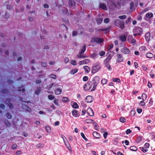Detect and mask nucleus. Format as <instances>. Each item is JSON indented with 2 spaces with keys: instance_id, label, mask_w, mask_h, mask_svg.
Masks as SVG:
<instances>
[{
  "instance_id": "1",
  "label": "nucleus",
  "mask_w": 155,
  "mask_h": 155,
  "mask_svg": "<svg viewBox=\"0 0 155 155\" xmlns=\"http://www.w3.org/2000/svg\"><path fill=\"white\" fill-rule=\"evenodd\" d=\"M100 78L98 76H95L93 78L92 82L93 83V87L91 91H93L95 89L96 86L98 84Z\"/></svg>"
},
{
  "instance_id": "2",
  "label": "nucleus",
  "mask_w": 155,
  "mask_h": 155,
  "mask_svg": "<svg viewBox=\"0 0 155 155\" xmlns=\"http://www.w3.org/2000/svg\"><path fill=\"white\" fill-rule=\"evenodd\" d=\"M101 66L99 64L96 63L94 64L92 67L91 72L94 74L97 72L101 68Z\"/></svg>"
},
{
  "instance_id": "3",
  "label": "nucleus",
  "mask_w": 155,
  "mask_h": 155,
  "mask_svg": "<svg viewBox=\"0 0 155 155\" xmlns=\"http://www.w3.org/2000/svg\"><path fill=\"white\" fill-rule=\"evenodd\" d=\"M93 83L91 81L87 82L84 86V88L85 91H88L93 87Z\"/></svg>"
},
{
  "instance_id": "4",
  "label": "nucleus",
  "mask_w": 155,
  "mask_h": 155,
  "mask_svg": "<svg viewBox=\"0 0 155 155\" xmlns=\"http://www.w3.org/2000/svg\"><path fill=\"white\" fill-rule=\"evenodd\" d=\"M104 40L102 38H94L91 40V42H96L97 43H101L104 41Z\"/></svg>"
},
{
  "instance_id": "5",
  "label": "nucleus",
  "mask_w": 155,
  "mask_h": 155,
  "mask_svg": "<svg viewBox=\"0 0 155 155\" xmlns=\"http://www.w3.org/2000/svg\"><path fill=\"white\" fill-rule=\"evenodd\" d=\"M117 61L118 62H120L123 61V58L121 54H117Z\"/></svg>"
},
{
  "instance_id": "6",
  "label": "nucleus",
  "mask_w": 155,
  "mask_h": 155,
  "mask_svg": "<svg viewBox=\"0 0 155 155\" xmlns=\"http://www.w3.org/2000/svg\"><path fill=\"white\" fill-rule=\"evenodd\" d=\"M137 33V34L140 35L142 31V29L140 27H136L134 30Z\"/></svg>"
},
{
  "instance_id": "7",
  "label": "nucleus",
  "mask_w": 155,
  "mask_h": 155,
  "mask_svg": "<svg viewBox=\"0 0 155 155\" xmlns=\"http://www.w3.org/2000/svg\"><path fill=\"white\" fill-rule=\"evenodd\" d=\"M90 61L89 59H85L84 60L82 61H80L79 62V65H82L84 64H87Z\"/></svg>"
},
{
  "instance_id": "8",
  "label": "nucleus",
  "mask_w": 155,
  "mask_h": 155,
  "mask_svg": "<svg viewBox=\"0 0 155 155\" xmlns=\"http://www.w3.org/2000/svg\"><path fill=\"white\" fill-rule=\"evenodd\" d=\"M121 51L124 54H128L130 53V51L127 47H124L121 49Z\"/></svg>"
},
{
  "instance_id": "9",
  "label": "nucleus",
  "mask_w": 155,
  "mask_h": 155,
  "mask_svg": "<svg viewBox=\"0 0 155 155\" xmlns=\"http://www.w3.org/2000/svg\"><path fill=\"white\" fill-rule=\"evenodd\" d=\"M93 98L91 96H87L86 98V101L87 103H91L93 101Z\"/></svg>"
},
{
  "instance_id": "10",
  "label": "nucleus",
  "mask_w": 155,
  "mask_h": 155,
  "mask_svg": "<svg viewBox=\"0 0 155 155\" xmlns=\"http://www.w3.org/2000/svg\"><path fill=\"white\" fill-rule=\"evenodd\" d=\"M72 115L74 117H77L79 116V114H78V111L76 110H73L71 111Z\"/></svg>"
},
{
  "instance_id": "11",
  "label": "nucleus",
  "mask_w": 155,
  "mask_h": 155,
  "mask_svg": "<svg viewBox=\"0 0 155 155\" xmlns=\"http://www.w3.org/2000/svg\"><path fill=\"white\" fill-rule=\"evenodd\" d=\"M127 40L129 42H130L132 43H134L136 41L135 39L131 36H128Z\"/></svg>"
},
{
  "instance_id": "12",
  "label": "nucleus",
  "mask_w": 155,
  "mask_h": 155,
  "mask_svg": "<svg viewBox=\"0 0 155 155\" xmlns=\"http://www.w3.org/2000/svg\"><path fill=\"white\" fill-rule=\"evenodd\" d=\"M62 89L61 88H58L56 89L54 91V93L56 95H59L62 92Z\"/></svg>"
},
{
  "instance_id": "13",
  "label": "nucleus",
  "mask_w": 155,
  "mask_h": 155,
  "mask_svg": "<svg viewBox=\"0 0 155 155\" xmlns=\"http://www.w3.org/2000/svg\"><path fill=\"white\" fill-rule=\"evenodd\" d=\"M87 113L90 116H93L94 115L93 111L91 108H89L87 109Z\"/></svg>"
},
{
  "instance_id": "14",
  "label": "nucleus",
  "mask_w": 155,
  "mask_h": 155,
  "mask_svg": "<svg viewBox=\"0 0 155 155\" xmlns=\"http://www.w3.org/2000/svg\"><path fill=\"white\" fill-rule=\"evenodd\" d=\"M109 61L105 60L104 64L106 67H107L109 70H111V68L110 65L109 64Z\"/></svg>"
},
{
  "instance_id": "15",
  "label": "nucleus",
  "mask_w": 155,
  "mask_h": 155,
  "mask_svg": "<svg viewBox=\"0 0 155 155\" xmlns=\"http://www.w3.org/2000/svg\"><path fill=\"white\" fill-rule=\"evenodd\" d=\"M22 107L24 110L29 112H30L31 111V109L29 107L25 104L23 105Z\"/></svg>"
},
{
  "instance_id": "16",
  "label": "nucleus",
  "mask_w": 155,
  "mask_h": 155,
  "mask_svg": "<svg viewBox=\"0 0 155 155\" xmlns=\"http://www.w3.org/2000/svg\"><path fill=\"white\" fill-rule=\"evenodd\" d=\"M93 136L96 138H99L100 137V134L97 132L94 131L93 132Z\"/></svg>"
},
{
  "instance_id": "17",
  "label": "nucleus",
  "mask_w": 155,
  "mask_h": 155,
  "mask_svg": "<svg viewBox=\"0 0 155 155\" xmlns=\"http://www.w3.org/2000/svg\"><path fill=\"white\" fill-rule=\"evenodd\" d=\"M145 37L147 41H149L150 38V34L149 32L147 33L145 35Z\"/></svg>"
},
{
  "instance_id": "18",
  "label": "nucleus",
  "mask_w": 155,
  "mask_h": 155,
  "mask_svg": "<svg viewBox=\"0 0 155 155\" xmlns=\"http://www.w3.org/2000/svg\"><path fill=\"white\" fill-rule=\"evenodd\" d=\"M75 2L73 0H69V5L70 7H72L75 5Z\"/></svg>"
},
{
  "instance_id": "19",
  "label": "nucleus",
  "mask_w": 155,
  "mask_h": 155,
  "mask_svg": "<svg viewBox=\"0 0 155 155\" xmlns=\"http://www.w3.org/2000/svg\"><path fill=\"white\" fill-rule=\"evenodd\" d=\"M126 36L125 35H121L120 36V40L122 41H124L126 40Z\"/></svg>"
},
{
  "instance_id": "20",
  "label": "nucleus",
  "mask_w": 155,
  "mask_h": 155,
  "mask_svg": "<svg viewBox=\"0 0 155 155\" xmlns=\"http://www.w3.org/2000/svg\"><path fill=\"white\" fill-rule=\"evenodd\" d=\"M78 71V69L77 68H75L74 69H73L71 70L70 72V73L71 74L73 75L77 72Z\"/></svg>"
},
{
  "instance_id": "21",
  "label": "nucleus",
  "mask_w": 155,
  "mask_h": 155,
  "mask_svg": "<svg viewBox=\"0 0 155 155\" xmlns=\"http://www.w3.org/2000/svg\"><path fill=\"white\" fill-rule=\"evenodd\" d=\"M124 21H121L120 22V23L119 24V25H120V28H121L122 29H124Z\"/></svg>"
},
{
  "instance_id": "22",
  "label": "nucleus",
  "mask_w": 155,
  "mask_h": 155,
  "mask_svg": "<svg viewBox=\"0 0 155 155\" xmlns=\"http://www.w3.org/2000/svg\"><path fill=\"white\" fill-rule=\"evenodd\" d=\"M112 53V52H110L108 53L107 54L108 57L105 60L109 61L111 58V56L110 55H111V54Z\"/></svg>"
},
{
  "instance_id": "23",
  "label": "nucleus",
  "mask_w": 155,
  "mask_h": 155,
  "mask_svg": "<svg viewBox=\"0 0 155 155\" xmlns=\"http://www.w3.org/2000/svg\"><path fill=\"white\" fill-rule=\"evenodd\" d=\"M86 50V46L84 45L81 48L80 51L79 52L80 54H83L85 52Z\"/></svg>"
},
{
  "instance_id": "24",
  "label": "nucleus",
  "mask_w": 155,
  "mask_h": 155,
  "mask_svg": "<svg viewBox=\"0 0 155 155\" xmlns=\"http://www.w3.org/2000/svg\"><path fill=\"white\" fill-rule=\"evenodd\" d=\"M99 7L100 8L104 10H106L107 9L105 5L103 3L100 4Z\"/></svg>"
},
{
  "instance_id": "25",
  "label": "nucleus",
  "mask_w": 155,
  "mask_h": 155,
  "mask_svg": "<svg viewBox=\"0 0 155 155\" xmlns=\"http://www.w3.org/2000/svg\"><path fill=\"white\" fill-rule=\"evenodd\" d=\"M84 68L86 72L88 73L90 70V68L88 66H85L84 67Z\"/></svg>"
},
{
  "instance_id": "26",
  "label": "nucleus",
  "mask_w": 155,
  "mask_h": 155,
  "mask_svg": "<svg viewBox=\"0 0 155 155\" xmlns=\"http://www.w3.org/2000/svg\"><path fill=\"white\" fill-rule=\"evenodd\" d=\"M41 90V87H39L37 88V90L35 91V94L37 95L39 94Z\"/></svg>"
},
{
  "instance_id": "27",
  "label": "nucleus",
  "mask_w": 155,
  "mask_h": 155,
  "mask_svg": "<svg viewBox=\"0 0 155 155\" xmlns=\"http://www.w3.org/2000/svg\"><path fill=\"white\" fill-rule=\"evenodd\" d=\"M153 14L152 13H148L146 14V17L148 18H150L153 17Z\"/></svg>"
},
{
  "instance_id": "28",
  "label": "nucleus",
  "mask_w": 155,
  "mask_h": 155,
  "mask_svg": "<svg viewBox=\"0 0 155 155\" xmlns=\"http://www.w3.org/2000/svg\"><path fill=\"white\" fill-rule=\"evenodd\" d=\"M82 54H80V53H79V54H78L77 55V57L79 58H86L87 57L86 56L82 55Z\"/></svg>"
},
{
  "instance_id": "29",
  "label": "nucleus",
  "mask_w": 155,
  "mask_h": 155,
  "mask_svg": "<svg viewBox=\"0 0 155 155\" xmlns=\"http://www.w3.org/2000/svg\"><path fill=\"white\" fill-rule=\"evenodd\" d=\"M65 145H66L67 147L68 148V150L70 151H71V149L69 143L68 142H67V143L65 142Z\"/></svg>"
},
{
  "instance_id": "30",
  "label": "nucleus",
  "mask_w": 155,
  "mask_h": 155,
  "mask_svg": "<svg viewBox=\"0 0 155 155\" xmlns=\"http://www.w3.org/2000/svg\"><path fill=\"white\" fill-rule=\"evenodd\" d=\"M62 101L63 102H67L69 101L68 98L66 97H63L62 98Z\"/></svg>"
},
{
  "instance_id": "31",
  "label": "nucleus",
  "mask_w": 155,
  "mask_h": 155,
  "mask_svg": "<svg viewBox=\"0 0 155 155\" xmlns=\"http://www.w3.org/2000/svg\"><path fill=\"white\" fill-rule=\"evenodd\" d=\"M45 130L48 133H50L51 132V129L49 127L46 126L45 127Z\"/></svg>"
},
{
  "instance_id": "32",
  "label": "nucleus",
  "mask_w": 155,
  "mask_h": 155,
  "mask_svg": "<svg viewBox=\"0 0 155 155\" xmlns=\"http://www.w3.org/2000/svg\"><path fill=\"white\" fill-rule=\"evenodd\" d=\"M120 20H117L116 21H115L114 22V25H116V26H118L119 25L120 23Z\"/></svg>"
},
{
  "instance_id": "33",
  "label": "nucleus",
  "mask_w": 155,
  "mask_h": 155,
  "mask_svg": "<svg viewBox=\"0 0 155 155\" xmlns=\"http://www.w3.org/2000/svg\"><path fill=\"white\" fill-rule=\"evenodd\" d=\"M147 57L149 58H152L153 57V55L151 53H148L146 54Z\"/></svg>"
},
{
  "instance_id": "34",
  "label": "nucleus",
  "mask_w": 155,
  "mask_h": 155,
  "mask_svg": "<svg viewBox=\"0 0 155 155\" xmlns=\"http://www.w3.org/2000/svg\"><path fill=\"white\" fill-rule=\"evenodd\" d=\"M6 117L8 119H11L12 118V115L10 113L7 112L6 114Z\"/></svg>"
},
{
  "instance_id": "35",
  "label": "nucleus",
  "mask_w": 155,
  "mask_h": 155,
  "mask_svg": "<svg viewBox=\"0 0 155 155\" xmlns=\"http://www.w3.org/2000/svg\"><path fill=\"white\" fill-rule=\"evenodd\" d=\"M142 99L143 101L147 99V94L145 93H143L142 95Z\"/></svg>"
},
{
  "instance_id": "36",
  "label": "nucleus",
  "mask_w": 155,
  "mask_h": 155,
  "mask_svg": "<svg viewBox=\"0 0 155 155\" xmlns=\"http://www.w3.org/2000/svg\"><path fill=\"white\" fill-rule=\"evenodd\" d=\"M130 149L132 151H136L137 150V148L134 146H132L130 147Z\"/></svg>"
},
{
  "instance_id": "37",
  "label": "nucleus",
  "mask_w": 155,
  "mask_h": 155,
  "mask_svg": "<svg viewBox=\"0 0 155 155\" xmlns=\"http://www.w3.org/2000/svg\"><path fill=\"white\" fill-rule=\"evenodd\" d=\"M48 98L50 100H52L54 99L55 97L54 96L50 94L48 96Z\"/></svg>"
},
{
  "instance_id": "38",
  "label": "nucleus",
  "mask_w": 155,
  "mask_h": 155,
  "mask_svg": "<svg viewBox=\"0 0 155 155\" xmlns=\"http://www.w3.org/2000/svg\"><path fill=\"white\" fill-rule=\"evenodd\" d=\"M103 21V19L101 18H98L96 19V21L97 23L100 24Z\"/></svg>"
},
{
  "instance_id": "39",
  "label": "nucleus",
  "mask_w": 155,
  "mask_h": 155,
  "mask_svg": "<svg viewBox=\"0 0 155 155\" xmlns=\"http://www.w3.org/2000/svg\"><path fill=\"white\" fill-rule=\"evenodd\" d=\"M9 100H8L6 101V103L9 106L10 108H12L13 106L12 104H11L9 102Z\"/></svg>"
},
{
  "instance_id": "40",
  "label": "nucleus",
  "mask_w": 155,
  "mask_h": 155,
  "mask_svg": "<svg viewBox=\"0 0 155 155\" xmlns=\"http://www.w3.org/2000/svg\"><path fill=\"white\" fill-rule=\"evenodd\" d=\"M58 100L57 99H55L54 101V103L57 106H59V104L58 103Z\"/></svg>"
},
{
  "instance_id": "41",
  "label": "nucleus",
  "mask_w": 155,
  "mask_h": 155,
  "mask_svg": "<svg viewBox=\"0 0 155 155\" xmlns=\"http://www.w3.org/2000/svg\"><path fill=\"white\" fill-rule=\"evenodd\" d=\"M91 56L92 58H95L97 57V55L96 53H94L91 55Z\"/></svg>"
},
{
  "instance_id": "42",
  "label": "nucleus",
  "mask_w": 155,
  "mask_h": 155,
  "mask_svg": "<svg viewBox=\"0 0 155 155\" xmlns=\"http://www.w3.org/2000/svg\"><path fill=\"white\" fill-rule=\"evenodd\" d=\"M81 135L82 138L86 141H87V139L85 137L84 134L83 133H81Z\"/></svg>"
},
{
  "instance_id": "43",
  "label": "nucleus",
  "mask_w": 155,
  "mask_h": 155,
  "mask_svg": "<svg viewBox=\"0 0 155 155\" xmlns=\"http://www.w3.org/2000/svg\"><path fill=\"white\" fill-rule=\"evenodd\" d=\"M72 106L74 108H77L78 107V106L76 103H74Z\"/></svg>"
},
{
  "instance_id": "44",
  "label": "nucleus",
  "mask_w": 155,
  "mask_h": 155,
  "mask_svg": "<svg viewBox=\"0 0 155 155\" xmlns=\"http://www.w3.org/2000/svg\"><path fill=\"white\" fill-rule=\"evenodd\" d=\"M5 123L6 125V126L8 127H10L11 125V124L7 120H5Z\"/></svg>"
},
{
  "instance_id": "45",
  "label": "nucleus",
  "mask_w": 155,
  "mask_h": 155,
  "mask_svg": "<svg viewBox=\"0 0 155 155\" xmlns=\"http://www.w3.org/2000/svg\"><path fill=\"white\" fill-rule=\"evenodd\" d=\"M126 120L125 119L124 117H121L120 118V121L121 122H125L126 121Z\"/></svg>"
},
{
  "instance_id": "46",
  "label": "nucleus",
  "mask_w": 155,
  "mask_h": 155,
  "mask_svg": "<svg viewBox=\"0 0 155 155\" xmlns=\"http://www.w3.org/2000/svg\"><path fill=\"white\" fill-rule=\"evenodd\" d=\"M107 82V80L105 79H102L101 81V83L103 84H105Z\"/></svg>"
},
{
  "instance_id": "47",
  "label": "nucleus",
  "mask_w": 155,
  "mask_h": 155,
  "mask_svg": "<svg viewBox=\"0 0 155 155\" xmlns=\"http://www.w3.org/2000/svg\"><path fill=\"white\" fill-rule=\"evenodd\" d=\"M126 16L125 15H123L122 16H120L118 17V18L119 19H125L126 18Z\"/></svg>"
},
{
  "instance_id": "48",
  "label": "nucleus",
  "mask_w": 155,
  "mask_h": 155,
  "mask_svg": "<svg viewBox=\"0 0 155 155\" xmlns=\"http://www.w3.org/2000/svg\"><path fill=\"white\" fill-rule=\"evenodd\" d=\"M99 54L100 56H102L105 54V52L103 51H101L99 52Z\"/></svg>"
},
{
  "instance_id": "49",
  "label": "nucleus",
  "mask_w": 155,
  "mask_h": 155,
  "mask_svg": "<svg viewBox=\"0 0 155 155\" xmlns=\"http://www.w3.org/2000/svg\"><path fill=\"white\" fill-rule=\"evenodd\" d=\"M85 122L87 123H92L93 121V120L90 119H87L85 120Z\"/></svg>"
},
{
  "instance_id": "50",
  "label": "nucleus",
  "mask_w": 155,
  "mask_h": 155,
  "mask_svg": "<svg viewBox=\"0 0 155 155\" xmlns=\"http://www.w3.org/2000/svg\"><path fill=\"white\" fill-rule=\"evenodd\" d=\"M130 9H133L134 8V3L133 2H131L130 3Z\"/></svg>"
},
{
  "instance_id": "51",
  "label": "nucleus",
  "mask_w": 155,
  "mask_h": 155,
  "mask_svg": "<svg viewBox=\"0 0 155 155\" xmlns=\"http://www.w3.org/2000/svg\"><path fill=\"white\" fill-rule=\"evenodd\" d=\"M17 147V145L16 144H14L12 146V148L13 150L16 149Z\"/></svg>"
},
{
  "instance_id": "52",
  "label": "nucleus",
  "mask_w": 155,
  "mask_h": 155,
  "mask_svg": "<svg viewBox=\"0 0 155 155\" xmlns=\"http://www.w3.org/2000/svg\"><path fill=\"white\" fill-rule=\"evenodd\" d=\"M113 81L114 82H120V79L118 78H113Z\"/></svg>"
},
{
  "instance_id": "53",
  "label": "nucleus",
  "mask_w": 155,
  "mask_h": 155,
  "mask_svg": "<svg viewBox=\"0 0 155 155\" xmlns=\"http://www.w3.org/2000/svg\"><path fill=\"white\" fill-rule=\"evenodd\" d=\"M140 149L144 153L146 152L147 151V149H144V148L143 147H140Z\"/></svg>"
},
{
  "instance_id": "54",
  "label": "nucleus",
  "mask_w": 155,
  "mask_h": 155,
  "mask_svg": "<svg viewBox=\"0 0 155 155\" xmlns=\"http://www.w3.org/2000/svg\"><path fill=\"white\" fill-rule=\"evenodd\" d=\"M71 64L74 65H76V61L74 60H72L71 62Z\"/></svg>"
},
{
  "instance_id": "55",
  "label": "nucleus",
  "mask_w": 155,
  "mask_h": 155,
  "mask_svg": "<svg viewBox=\"0 0 155 155\" xmlns=\"http://www.w3.org/2000/svg\"><path fill=\"white\" fill-rule=\"evenodd\" d=\"M49 76H50L51 78L54 79H55L56 78V76L54 74L51 75Z\"/></svg>"
},
{
  "instance_id": "56",
  "label": "nucleus",
  "mask_w": 155,
  "mask_h": 155,
  "mask_svg": "<svg viewBox=\"0 0 155 155\" xmlns=\"http://www.w3.org/2000/svg\"><path fill=\"white\" fill-rule=\"evenodd\" d=\"M54 83H52L48 86V89L49 90L53 86Z\"/></svg>"
},
{
  "instance_id": "57",
  "label": "nucleus",
  "mask_w": 155,
  "mask_h": 155,
  "mask_svg": "<svg viewBox=\"0 0 155 155\" xmlns=\"http://www.w3.org/2000/svg\"><path fill=\"white\" fill-rule=\"evenodd\" d=\"M110 28V27L105 28H104L101 29L100 30V31H106L109 30Z\"/></svg>"
},
{
  "instance_id": "58",
  "label": "nucleus",
  "mask_w": 155,
  "mask_h": 155,
  "mask_svg": "<svg viewBox=\"0 0 155 155\" xmlns=\"http://www.w3.org/2000/svg\"><path fill=\"white\" fill-rule=\"evenodd\" d=\"M73 36H77L78 35V32L76 31H73L72 34Z\"/></svg>"
},
{
  "instance_id": "59",
  "label": "nucleus",
  "mask_w": 155,
  "mask_h": 155,
  "mask_svg": "<svg viewBox=\"0 0 155 155\" xmlns=\"http://www.w3.org/2000/svg\"><path fill=\"white\" fill-rule=\"evenodd\" d=\"M145 103L143 101H141L140 102L139 104L140 106H143L145 105Z\"/></svg>"
},
{
  "instance_id": "60",
  "label": "nucleus",
  "mask_w": 155,
  "mask_h": 155,
  "mask_svg": "<svg viewBox=\"0 0 155 155\" xmlns=\"http://www.w3.org/2000/svg\"><path fill=\"white\" fill-rule=\"evenodd\" d=\"M135 111L134 110H132L130 112V114L133 116H134L135 114Z\"/></svg>"
},
{
  "instance_id": "61",
  "label": "nucleus",
  "mask_w": 155,
  "mask_h": 155,
  "mask_svg": "<svg viewBox=\"0 0 155 155\" xmlns=\"http://www.w3.org/2000/svg\"><path fill=\"white\" fill-rule=\"evenodd\" d=\"M131 132V131L129 129L126 130V133L127 134H130Z\"/></svg>"
},
{
  "instance_id": "62",
  "label": "nucleus",
  "mask_w": 155,
  "mask_h": 155,
  "mask_svg": "<svg viewBox=\"0 0 155 155\" xmlns=\"http://www.w3.org/2000/svg\"><path fill=\"white\" fill-rule=\"evenodd\" d=\"M43 144H41V143L38 144L37 145V146H36L38 148L41 147H43Z\"/></svg>"
},
{
  "instance_id": "63",
  "label": "nucleus",
  "mask_w": 155,
  "mask_h": 155,
  "mask_svg": "<svg viewBox=\"0 0 155 155\" xmlns=\"http://www.w3.org/2000/svg\"><path fill=\"white\" fill-rule=\"evenodd\" d=\"M104 21L105 23H107L109 22V19L108 18H107L104 19Z\"/></svg>"
},
{
  "instance_id": "64",
  "label": "nucleus",
  "mask_w": 155,
  "mask_h": 155,
  "mask_svg": "<svg viewBox=\"0 0 155 155\" xmlns=\"http://www.w3.org/2000/svg\"><path fill=\"white\" fill-rule=\"evenodd\" d=\"M88 79V77L87 76H84L83 78V80L84 81H86Z\"/></svg>"
}]
</instances>
